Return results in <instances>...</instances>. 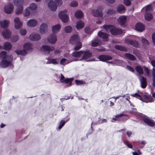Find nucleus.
Segmentation results:
<instances>
[{
    "mask_svg": "<svg viewBox=\"0 0 155 155\" xmlns=\"http://www.w3.org/2000/svg\"><path fill=\"white\" fill-rule=\"evenodd\" d=\"M0 58L2 59L0 63L1 67L5 68L12 65L13 57L12 54H7L5 51H2L0 53Z\"/></svg>",
    "mask_w": 155,
    "mask_h": 155,
    "instance_id": "f257e3e1",
    "label": "nucleus"
},
{
    "mask_svg": "<svg viewBox=\"0 0 155 155\" xmlns=\"http://www.w3.org/2000/svg\"><path fill=\"white\" fill-rule=\"evenodd\" d=\"M135 69L140 74H143L144 70L146 73V75L147 76L149 75L150 70L145 66L138 65L135 67Z\"/></svg>",
    "mask_w": 155,
    "mask_h": 155,
    "instance_id": "f03ea898",
    "label": "nucleus"
},
{
    "mask_svg": "<svg viewBox=\"0 0 155 155\" xmlns=\"http://www.w3.org/2000/svg\"><path fill=\"white\" fill-rule=\"evenodd\" d=\"M49 24L48 22H43L39 27V32L41 34H45L48 31Z\"/></svg>",
    "mask_w": 155,
    "mask_h": 155,
    "instance_id": "7ed1b4c3",
    "label": "nucleus"
},
{
    "mask_svg": "<svg viewBox=\"0 0 155 155\" xmlns=\"http://www.w3.org/2000/svg\"><path fill=\"white\" fill-rule=\"evenodd\" d=\"M67 11L65 10L60 12L58 14L59 18L63 22H67L68 20V17L66 14Z\"/></svg>",
    "mask_w": 155,
    "mask_h": 155,
    "instance_id": "20e7f679",
    "label": "nucleus"
},
{
    "mask_svg": "<svg viewBox=\"0 0 155 155\" xmlns=\"http://www.w3.org/2000/svg\"><path fill=\"white\" fill-rule=\"evenodd\" d=\"M102 7H99L96 10L93 9L91 11L92 15L95 17H102L103 13L102 12Z\"/></svg>",
    "mask_w": 155,
    "mask_h": 155,
    "instance_id": "39448f33",
    "label": "nucleus"
},
{
    "mask_svg": "<svg viewBox=\"0 0 155 155\" xmlns=\"http://www.w3.org/2000/svg\"><path fill=\"white\" fill-rule=\"evenodd\" d=\"M48 42L51 44H54L57 41V37L56 34L52 33L47 38Z\"/></svg>",
    "mask_w": 155,
    "mask_h": 155,
    "instance_id": "423d86ee",
    "label": "nucleus"
},
{
    "mask_svg": "<svg viewBox=\"0 0 155 155\" xmlns=\"http://www.w3.org/2000/svg\"><path fill=\"white\" fill-rule=\"evenodd\" d=\"M4 8L5 13L7 14H10L13 11L14 6L12 4L8 3L5 6Z\"/></svg>",
    "mask_w": 155,
    "mask_h": 155,
    "instance_id": "0eeeda50",
    "label": "nucleus"
},
{
    "mask_svg": "<svg viewBox=\"0 0 155 155\" xmlns=\"http://www.w3.org/2000/svg\"><path fill=\"white\" fill-rule=\"evenodd\" d=\"M124 42L127 44L130 45L135 47H137L138 46V43L137 41L136 40L133 41L130 40L128 38L125 39Z\"/></svg>",
    "mask_w": 155,
    "mask_h": 155,
    "instance_id": "6e6552de",
    "label": "nucleus"
},
{
    "mask_svg": "<svg viewBox=\"0 0 155 155\" xmlns=\"http://www.w3.org/2000/svg\"><path fill=\"white\" fill-rule=\"evenodd\" d=\"M37 20L35 19H31L28 21L26 22L27 25L29 27H34L38 24Z\"/></svg>",
    "mask_w": 155,
    "mask_h": 155,
    "instance_id": "1a4fd4ad",
    "label": "nucleus"
},
{
    "mask_svg": "<svg viewBox=\"0 0 155 155\" xmlns=\"http://www.w3.org/2000/svg\"><path fill=\"white\" fill-rule=\"evenodd\" d=\"M72 56L79 59H72L71 61H77L78 60H82V51H74L72 53Z\"/></svg>",
    "mask_w": 155,
    "mask_h": 155,
    "instance_id": "9d476101",
    "label": "nucleus"
},
{
    "mask_svg": "<svg viewBox=\"0 0 155 155\" xmlns=\"http://www.w3.org/2000/svg\"><path fill=\"white\" fill-rule=\"evenodd\" d=\"M29 38L32 41H37L41 39V36L38 34L33 33L30 35Z\"/></svg>",
    "mask_w": 155,
    "mask_h": 155,
    "instance_id": "9b49d317",
    "label": "nucleus"
},
{
    "mask_svg": "<svg viewBox=\"0 0 155 155\" xmlns=\"http://www.w3.org/2000/svg\"><path fill=\"white\" fill-rule=\"evenodd\" d=\"M15 27L16 29H19L22 27V22L19 18L17 17L14 19Z\"/></svg>",
    "mask_w": 155,
    "mask_h": 155,
    "instance_id": "f8f14e48",
    "label": "nucleus"
},
{
    "mask_svg": "<svg viewBox=\"0 0 155 155\" xmlns=\"http://www.w3.org/2000/svg\"><path fill=\"white\" fill-rule=\"evenodd\" d=\"M92 56L91 53L89 51H82V60L90 58Z\"/></svg>",
    "mask_w": 155,
    "mask_h": 155,
    "instance_id": "ddd939ff",
    "label": "nucleus"
},
{
    "mask_svg": "<svg viewBox=\"0 0 155 155\" xmlns=\"http://www.w3.org/2000/svg\"><path fill=\"white\" fill-rule=\"evenodd\" d=\"M48 6L50 9L52 11H55L57 8L56 4L52 1H50L48 2Z\"/></svg>",
    "mask_w": 155,
    "mask_h": 155,
    "instance_id": "4468645a",
    "label": "nucleus"
},
{
    "mask_svg": "<svg viewBox=\"0 0 155 155\" xmlns=\"http://www.w3.org/2000/svg\"><path fill=\"white\" fill-rule=\"evenodd\" d=\"M41 49V51H47L49 53L50 51L54 50V48L53 46L44 45L42 46Z\"/></svg>",
    "mask_w": 155,
    "mask_h": 155,
    "instance_id": "2eb2a0df",
    "label": "nucleus"
},
{
    "mask_svg": "<svg viewBox=\"0 0 155 155\" xmlns=\"http://www.w3.org/2000/svg\"><path fill=\"white\" fill-rule=\"evenodd\" d=\"M61 28V25L59 24L53 26L51 28L52 33L56 34L59 31Z\"/></svg>",
    "mask_w": 155,
    "mask_h": 155,
    "instance_id": "dca6fc26",
    "label": "nucleus"
},
{
    "mask_svg": "<svg viewBox=\"0 0 155 155\" xmlns=\"http://www.w3.org/2000/svg\"><path fill=\"white\" fill-rule=\"evenodd\" d=\"M110 32L113 35H116L122 34L123 31L121 29L117 28L114 26Z\"/></svg>",
    "mask_w": 155,
    "mask_h": 155,
    "instance_id": "f3484780",
    "label": "nucleus"
},
{
    "mask_svg": "<svg viewBox=\"0 0 155 155\" xmlns=\"http://www.w3.org/2000/svg\"><path fill=\"white\" fill-rule=\"evenodd\" d=\"M140 100L146 103L152 102L153 101V98L151 96L147 95H144L142 97H141V99Z\"/></svg>",
    "mask_w": 155,
    "mask_h": 155,
    "instance_id": "a211bd4d",
    "label": "nucleus"
},
{
    "mask_svg": "<svg viewBox=\"0 0 155 155\" xmlns=\"http://www.w3.org/2000/svg\"><path fill=\"white\" fill-rule=\"evenodd\" d=\"M98 58L100 61H106L107 60H111L112 58L109 55H102L99 56Z\"/></svg>",
    "mask_w": 155,
    "mask_h": 155,
    "instance_id": "6ab92c4d",
    "label": "nucleus"
},
{
    "mask_svg": "<svg viewBox=\"0 0 155 155\" xmlns=\"http://www.w3.org/2000/svg\"><path fill=\"white\" fill-rule=\"evenodd\" d=\"M61 77L60 79V81L62 83L65 82L66 84L69 83V85L67 86V87L69 86H71V79L70 78L64 79V76L62 74H61Z\"/></svg>",
    "mask_w": 155,
    "mask_h": 155,
    "instance_id": "aec40b11",
    "label": "nucleus"
},
{
    "mask_svg": "<svg viewBox=\"0 0 155 155\" xmlns=\"http://www.w3.org/2000/svg\"><path fill=\"white\" fill-rule=\"evenodd\" d=\"M2 34L5 38L8 39L11 35V32L9 30L6 29L2 31Z\"/></svg>",
    "mask_w": 155,
    "mask_h": 155,
    "instance_id": "412c9836",
    "label": "nucleus"
},
{
    "mask_svg": "<svg viewBox=\"0 0 155 155\" xmlns=\"http://www.w3.org/2000/svg\"><path fill=\"white\" fill-rule=\"evenodd\" d=\"M79 38L78 36L76 35H72L70 39V43L72 44H74L79 41Z\"/></svg>",
    "mask_w": 155,
    "mask_h": 155,
    "instance_id": "4be33fe9",
    "label": "nucleus"
},
{
    "mask_svg": "<svg viewBox=\"0 0 155 155\" xmlns=\"http://www.w3.org/2000/svg\"><path fill=\"white\" fill-rule=\"evenodd\" d=\"M135 28L137 31L142 32L144 30L145 27L142 24L138 23L135 25Z\"/></svg>",
    "mask_w": 155,
    "mask_h": 155,
    "instance_id": "5701e85b",
    "label": "nucleus"
},
{
    "mask_svg": "<svg viewBox=\"0 0 155 155\" xmlns=\"http://www.w3.org/2000/svg\"><path fill=\"white\" fill-rule=\"evenodd\" d=\"M9 24V21L8 20L0 21V26L3 28H5L8 27Z\"/></svg>",
    "mask_w": 155,
    "mask_h": 155,
    "instance_id": "b1692460",
    "label": "nucleus"
},
{
    "mask_svg": "<svg viewBox=\"0 0 155 155\" xmlns=\"http://www.w3.org/2000/svg\"><path fill=\"white\" fill-rule=\"evenodd\" d=\"M144 122L148 125L151 127H153L155 125V123L153 120L148 119L147 117H144L143 119Z\"/></svg>",
    "mask_w": 155,
    "mask_h": 155,
    "instance_id": "393cba45",
    "label": "nucleus"
},
{
    "mask_svg": "<svg viewBox=\"0 0 155 155\" xmlns=\"http://www.w3.org/2000/svg\"><path fill=\"white\" fill-rule=\"evenodd\" d=\"M127 17L126 16L122 15L118 19V22L121 25H124L127 21Z\"/></svg>",
    "mask_w": 155,
    "mask_h": 155,
    "instance_id": "a878e982",
    "label": "nucleus"
},
{
    "mask_svg": "<svg viewBox=\"0 0 155 155\" xmlns=\"http://www.w3.org/2000/svg\"><path fill=\"white\" fill-rule=\"evenodd\" d=\"M98 36L102 38L104 41L107 40L108 35L107 34L100 31L98 33Z\"/></svg>",
    "mask_w": 155,
    "mask_h": 155,
    "instance_id": "bb28decb",
    "label": "nucleus"
},
{
    "mask_svg": "<svg viewBox=\"0 0 155 155\" xmlns=\"http://www.w3.org/2000/svg\"><path fill=\"white\" fill-rule=\"evenodd\" d=\"M141 87L143 88H145L147 85L146 79L143 77H142L141 79H140Z\"/></svg>",
    "mask_w": 155,
    "mask_h": 155,
    "instance_id": "cd10ccee",
    "label": "nucleus"
},
{
    "mask_svg": "<svg viewBox=\"0 0 155 155\" xmlns=\"http://www.w3.org/2000/svg\"><path fill=\"white\" fill-rule=\"evenodd\" d=\"M24 3V0H14L13 1V3L15 5L17 6V7L22 6Z\"/></svg>",
    "mask_w": 155,
    "mask_h": 155,
    "instance_id": "c85d7f7f",
    "label": "nucleus"
},
{
    "mask_svg": "<svg viewBox=\"0 0 155 155\" xmlns=\"http://www.w3.org/2000/svg\"><path fill=\"white\" fill-rule=\"evenodd\" d=\"M46 59L48 60V61L46 62V64H56L58 63V61H57V59L48 58L47 59L46 58Z\"/></svg>",
    "mask_w": 155,
    "mask_h": 155,
    "instance_id": "c756f323",
    "label": "nucleus"
},
{
    "mask_svg": "<svg viewBox=\"0 0 155 155\" xmlns=\"http://www.w3.org/2000/svg\"><path fill=\"white\" fill-rule=\"evenodd\" d=\"M116 10L119 13H123L125 12V8L123 5H120L118 6Z\"/></svg>",
    "mask_w": 155,
    "mask_h": 155,
    "instance_id": "7c9ffc66",
    "label": "nucleus"
},
{
    "mask_svg": "<svg viewBox=\"0 0 155 155\" xmlns=\"http://www.w3.org/2000/svg\"><path fill=\"white\" fill-rule=\"evenodd\" d=\"M91 45L92 46L96 47L98 46L101 43L100 40L99 39H97L93 40L92 41Z\"/></svg>",
    "mask_w": 155,
    "mask_h": 155,
    "instance_id": "2f4dec72",
    "label": "nucleus"
},
{
    "mask_svg": "<svg viewBox=\"0 0 155 155\" xmlns=\"http://www.w3.org/2000/svg\"><path fill=\"white\" fill-rule=\"evenodd\" d=\"M84 26V23L81 21L79 20L77 22L76 26L78 29H80L82 28Z\"/></svg>",
    "mask_w": 155,
    "mask_h": 155,
    "instance_id": "473e14b6",
    "label": "nucleus"
},
{
    "mask_svg": "<svg viewBox=\"0 0 155 155\" xmlns=\"http://www.w3.org/2000/svg\"><path fill=\"white\" fill-rule=\"evenodd\" d=\"M74 15L76 18L80 19L83 17V14L82 11L80 10H78L75 13Z\"/></svg>",
    "mask_w": 155,
    "mask_h": 155,
    "instance_id": "72a5a7b5",
    "label": "nucleus"
},
{
    "mask_svg": "<svg viewBox=\"0 0 155 155\" xmlns=\"http://www.w3.org/2000/svg\"><path fill=\"white\" fill-rule=\"evenodd\" d=\"M125 56L127 59L131 61H134L136 59L135 56L132 54L129 53H126L125 54Z\"/></svg>",
    "mask_w": 155,
    "mask_h": 155,
    "instance_id": "f704fd0d",
    "label": "nucleus"
},
{
    "mask_svg": "<svg viewBox=\"0 0 155 155\" xmlns=\"http://www.w3.org/2000/svg\"><path fill=\"white\" fill-rule=\"evenodd\" d=\"M113 26L110 25H103V27L107 32H110L111 30L113 29Z\"/></svg>",
    "mask_w": 155,
    "mask_h": 155,
    "instance_id": "c9c22d12",
    "label": "nucleus"
},
{
    "mask_svg": "<svg viewBox=\"0 0 155 155\" xmlns=\"http://www.w3.org/2000/svg\"><path fill=\"white\" fill-rule=\"evenodd\" d=\"M37 8V5L35 3H32L31 4L28 8L31 11L36 10Z\"/></svg>",
    "mask_w": 155,
    "mask_h": 155,
    "instance_id": "e433bc0d",
    "label": "nucleus"
},
{
    "mask_svg": "<svg viewBox=\"0 0 155 155\" xmlns=\"http://www.w3.org/2000/svg\"><path fill=\"white\" fill-rule=\"evenodd\" d=\"M12 47V45L10 42H6L4 44V48L5 50H10Z\"/></svg>",
    "mask_w": 155,
    "mask_h": 155,
    "instance_id": "4c0bfd02",
    "label": "nucleus"
},
{
    "mask_svg": "<svg viewBox=\"0 0 155 155\" xmlns=\"http://www.w3.org/2000/svg\"><path fill=\"white\" fill-rule=\"evenodd\" d=\"M145 19L147 21H150L153 18L152 15L150 13H145L144 16Z\"/></svg>",
    "mask_w": 155,
    "mask_h": 155,
    "instance_id": "58836bf2",
    "label": "nucleus"
},
{
    "mask_svg": "<svg viewBox=\"0 0 155 155\" xmlns=\"http://www.w3.org/2000/svg\"><path fill=\"white\" fill-rule=\"evenodd\" d=\"M15 52L18 54H20L22 55H25L27 54V52L25 49L22 50H16L15 51Z\"/></svg>",
    "mask_w": 155,
    "mask_h": 155,
    "instance_id": "ea45409f",
    "label": "nucleus"
},
{
    "mask_svg": "<svg viewBox=\"0 0 155 155\" xmlns=\"http://www.w3.org/2000/svg\"><path fill=\"white\" fill-rule=\"evenodd\" d=\"M24 48L25 50H29L32 48V46L30 43H27L24 45Z\"/></svg>",
    "mask_w": 155,
    "mask_h": 155,
    "instance_id": "a19ab883",
    "label": "nucleus"
},
{
    "mask_svg": "<svg viewBox=\"0 0 155 155\" xmlns=\"http://www.w3.org/2000/svg\"><path fill=\"white\" fill-rule=\"evenodd\" d=\"M124 115L123 114H120L117 115L115 116V118H113L112 120V122H114L116 120H119V119H121V117L123 116Z\"/></svg>",
    "mask_w": 155,
    "mask_h": 155,
    "instance_id": "79ce46f5",
    "label": "nucleus"
},
{
    "mask_svg": "<svg viewBox=\"0 0 155 155\" xmlns=\"http://www.w3.org/2000/svg\"><path fill=\"white\" fill-rule=\"evenodd\" d=\"M141 41L143 45L145 47H147L149 45V41L143 37L141 38Z\"/></svg>",
    "mask_w": 155,
    "mask_h": 155,
    "instance_id": "37998d69",
    "label": "nucleus"
},
{
    "mask_svg": "<svg viewBox=\"0 0 155 155\" xmlns=\"http://www.w3.org/2000/svg\"><path fill=\"white\" fill-rule=\"evenodd\" d=\"M23 7L21 6L20 7H17L15 11V13L16 14L18 15L21 14L23 12Z\"/></svg>",
    "mask_w": 155,
    "mask_h": 155,
    "instance_id": "c03bdc74",
    "label": "nucleus"
},
{
    "mask_svg": "<svg viewBox=\"0 0 155 155\" xmlns=\"http://www.w3.org/2000/svg\"><path fill=\"white\" fill-rule=\"evenodd\" d=\"M116 49L122 51H126L127 50L126 48L121 46L116 45L115 46Z\"/></svg>",
    "mask_w": 155,
    "mask_h": 155,
    "instance_id": "a18cd8bd",
    "label": "nucleus"
},
{
    "mask_svg": "<svg viewBox=\"0 0 155 155\" xmlns=\"http://www.w3.org/2000/svg\"><path fill=\"white\" fill-rule=\"evenodd\" d=\"M70 62L71 61H70ZM69 62H69L65 58L62 59L60 61V64L63 65H64L65 64H68Z\"/></svg>",
    "mask_w": 155,
    "mask_h": 155,
    "instance_id": "49530a36",
    "label": "nucleus"
},
{
    "mask_svg": "<svg viewBox=\"0 0 155 155\" xmlns=\"http://www.w3.org/2000/svg\"><path fill=\"white\" fill-rule=\"evenodd\" d=\"M28 8H26L23 13L24 16L25 17H27L29 16L30 14V12Z\"/></svg>",
    "mask_w": 155,
    "mask_h": 155,
    "instance_id": "de8ad7c7",
    "label": "nucleus"
},
{
    "mask_svg": "<svg viewBox=\"0 0 155 155\" xmlns=\"http://www.w3.org/2000/svg\"><path fill=\"white\" fill-rule=\"evenodd\" d=\"M82 47L81 43L79 41L77 43L76 46L74 47V50L76 51L78 50Z\"/></svg>",
    "mask_w": 155,
    "mask_h": 155,
    "instance_id": "09e8293b",
    "label": "nucleus"
},
{
    "mask_svg": "<svg viewBox=\"0 0 155 155\" xmlns=\"http://www.w3.org/2000/svg\"><path fill=\"white\" fill-rule=\"evenodd\" d=\"M72 30V28L70 26H68L64 28V31L66 33H70Z\"/></svg>",
    "mask_w": 155,
    "mask_h": 155,
    "instance_id": "8fccbe9b",
    "label": "nucleus"
},
{
    "mask_svg": "<svg viewBox=\"0 0 155 155\" xmlns=\"http://www.w3.org/2000/svg\"><path fill=\"white\" fill-rule=\"evenodd\" d=\"M19 39V37L18 35H15L12 37L11 38V40L12 42L17 41Z\"/></svg>",
    "mask_w": 155,
    "mask_h": 155,
    "instance_id": "3c124183",
    "label": "nucleus"
},
{
    "mask_svg": "<svg viewBox=\"0 0 155 155\" xmlns=\"http://www.w3.org/2000/svg\"><path fill=\"white\" fill-rule=\"evenodd\" d=\"M27 32L25 28H22L20 30L19 32L20 34L23 36L26 35Z\"/></svg>",
    "mask_w": 155,
    "mask_h": 155,
    "instance_id": "603ef678",
    "label": "nucleus"
},
{
    "mask_svg": "<svg viewBox=\"0 0 155 155\" xmlns=\"http://www.w3.org/2000/svg\"><path fill=\"white\" fill-rule=\"evenodd\" d=\"M84 31L86 33L88 34H90L92 32L91 29L89 27L85 28Z\"/></svg>",
    "mask_w": 155,
    "mask_h": 155,
    "instance_id": "864d4df0",
    "label": "nucleus"
},
{
    "mask_svg": "<svg viewBox=\"0 0 155 155\" xmlns=\"http://www.w3.org/2000/svg\"><path fill=\"white\" fill-rule=\"evenodd\" d=\"M115 13V10L113 9H109L107 12V13L109 15H112Z\"/></svg>",
    "mask_w": 155,
    "mask_h": 155,
    "instance_id": "5fc2aeb1",
    "label": "nucleus"
},
{
    "mask_svg": "<svg viewBox=\"0 0 155 155\" xmlns=\"http://www.w3.org/2000/svg\"><path fill=\"white\" fill-rule=\"evenodd\" d=\"M70 5L72 7H75L78 6V4L77 2L73 1L71 2Z\"/></svg>",
    "mask_w": 155,
    "mask_h": 155,
    "instance_id": "6e6d98bb",
    "label": "nucleus"
},
{
    "mask_svg": "<svg viewBox=\"0 0 155 155\" xmlns=\"http://www.w3.org/2000/svg\"><path fill=\"white\" fill-rule=\"evenodd\" d=\"M65 123V122L64 121L61 120L60 123L58 127V128L59 129L61 128L64 126Z\"/></svg>",
    "mask_w": 155,
    "mask_h": 155,
    "instance_id": "4d7b16f0",
    "label": "nucleus"
},
{
    "mask_svg": "<svg viewBox=\"0 0 155 155\" xmlns=\"http://www.w3.org/2000/svg\"><path fill=\"white\" fill-rule=\"evenodd\" d=\"M119 60H114L108 62V63H110L113 64L117 65V63L119 62Z\"/></svg>",
    "mask_w": 155,
    "mask_h": 155,
    "instance_id": "13d9d810",
    "label": "nucleus"
},
{
    "mask_svg": "<svg viewBox=\"0 0 155 155\" xmlns=\"http://www.w3.org/2000/svg\"><path fill=\"white\" fill-rule=\"evenodd\" d=\"M151 10V5H149L147 6L146 8V10H145V12L146 13H149V11H150Z\"/></svg>",
    "mask_w": 155,
    "mask_h": 155,
    "instance_id": "bf43d9fd",
    "label": "nucleus"
},
{
    "mask_svg": "<svg viewBox=\"0 0 155 155\" xmlns=\"http://www.w3.org/2000/svg\"><path fill=\"white\" fill-rule=\"evenodd\" d=\"M131 95L132 97H135L139 99H141V97L140 95H138L137 93H135L134 94H131Z\"/></svg>",
    "mask_w": 155,
    "mask_h": 155,
    "instance_id": "052dcab7",
    "label": "nucleus"
},
{
    "mask_svg": "<svg viewBox=\"0 0 155 155\" xmlns=\"http://www.w3.org/2000/svg\"><path fill=\"white\" fill-rule=\"evenodd\" d=\"M124 3L127 6H129L131 4V2L129 0H124Z\"/></svg>",
    "mask_w": 155,
    "mask_h": 155,
    "instance_id": "680f3d73",
    "label": "nucleus"
},
{
    "mask_svg": "<svg viewBox=\"0 0 155 155\" xmlns=\"http://www.w3.org/2000/svg\"><path fill=\"white\" fill-rule=\"evenodd\" d=\"M122 97L124 98L125 99L127 100L129 103H130V102L129 101V99H130L129 96H128L127 95H125L122 96Z\"/></svg>",
    "mask_w": 155,
    "mask_h": 155,
    "instance_id": "e2e57ef3",
    "label": "nucleus"
},
{
    "mask_svg": "<svg viewBox=\"0 0 155 155\" xmlns=\"http://www.w3.org/2000/svg\"><path fill=\"white\" fill-rule=\"evenodd\" d=\"M127 68L130 71L134 72V69L131 67L127 65Z\"/></svg>",
    "mask_w": 155,
    "mask_h": 155,
    "instance_id": "0e129e2a",
    "label": "nucleus"
},
{
    "mask_svg": "<svg viewBox=\"0 0 155 155\" xmlns=\"http://www.w3.org/2000/svg\"><path fill=\"white\" fill-rule=\"evenodd\" d=\"M152 38L153 42L155 44V32L152 34Z\"/></svg>",
    "mask_w": 155,
    "mask_h": 155,
    "instance_id": "69168bd1",
    "label": "nucleus"
},
{
    "mask_svg": "<svg viewBox=\"0 0 155 155\" xmlns=\"http://www.w3.org/2000/svg\"><path fill=\"white\" fill-rule=\"evenodd\" d=\"M126 144L127 146L129 148H132L133 147L132 145L128 141H126Z\"/></svg>",
    "mask_w": 155,
    "mask_h": 155,
    "instance_id": "338daca9",
    "label": "nucleus"
},
{
    "mask_svg": "<svg viewBox=\"0 0 155 155\" xmlns=\"http://www.w3.org/2000/svg\"><path fill=\"white\" fill-rule=\"evenodd\" d=\"M152 75L153 78H155V69L154 68L152 69Z\"/></svg>",
    "mask_w": 155,
    "mask_h": 155,
    "instance_id": "774afa93",
    "label": "nucleus"
}]
</instances>
